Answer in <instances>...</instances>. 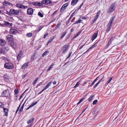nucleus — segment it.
Masks as SVG:
<instances>
[{
	"mask_svg": "<svg viewBox=\"0 0 127 127\" xmlns=\"http://www.w3.org/2000/svg\"><path fill=\"white\" fill-rule=\"evenodd\" d=\"M53 65V64L50 67H49L48 69H47V71H49L51 70V69L52 68V66Z\"/></svg>",
	"mask_w": 127,
	"mask_h": 127,
	"instance_id": "a18cd8bd",
	"label": "nucleus"
},
{
	"mask_svg": "<svg viewBox=\"0 0 127 127\" xmlns=\"http://www.w3.org/2000/svg\"><path fill=\"white\" fill-rule=\"evenodd\" d=\"M37 103V101H36L34 103H32L27 109L26 110H28L32 107L33 106H34L36 105Z\"/></svg>",
	"mask_w": 127,
	"mask_h": 127,
	"instance_id": "6ab92c4d",
	"label": "nucleus"
},
{
	"mask_svg": "<svg viewBox=\"0 0 127 127\" xmlns=\"http://www.w3.org/2000/svg\"><path fill=\"white\" fill-rule=\"evenodd\" d=\"M4 67L6 68L9 69H12L14 67L13 64L8 61L4 64Z\"/></svg>",
	"mask_w": 127,
	"mask_h": 127,
	"instance_id": "f257e3e1",
	"label": "nucleus"
},
{
	"mask_svg": "<svg viewBox=\"0 0 127 127\" xmlns=\"http://www.w3.org/2000/svg\"><path fill=\"white\" fill-rule=\"evenodd\" d=\"M81 32V31H79L78 32L76 35L77 36H78L80 34Z\"/></svg>",
	"mask_w": 127,
	"mask_h": 127,
	"instance_id": "09e8293b",
	"label": "nucleus"
},
{
	"mask_svg": "<svg viewBox=\"0 0 127 127\" xmlns=\"http://www.w3.org/2000/svg\"><path fill=\"white\" fill-rule=\"evenodd\" d=\"M94 96V95H92L88 99V101H89L90 102L94 98L93 97Z\"/></svg>",
	"mask_w": 127,
	"mask_h": 127,
	"instance_id": "a878e982",
	"label": "nucleus"
},
{
	"mask_svg": "<svg viewBox=\"0 0 127 127\" xmlns=\"http://www.w3.org/2000/svg\"><path fill=\"white\" fill-rule=\"evenodd\" d=\"M98 30L92 36L91 38L92 41H93L97 37L98 34Z\"/></svg>",
	"mask_w": 127,
	"mask_h": 127,
	"instance_id": "9d476101",
	"label": "nucleus"
},
{
	"mask_svg": "<svg viewBox=\"0 0 127 127\" xmlns=\"http://www.w3.org/2000/svg\"><path fill=\"white\" fill-rule=\"evenodd\" d=\"M99 82H98L94 86V88H95L98 85V84L99 83Z\"/></svg>",
	"mask_w": 127,
	"mask_h": 127,
	"instance_id": "3c124183",
	"label": "nucleus"
},
{
	"mask_svg": "<svg viewBox=\"0 0 127 127\" xmlns=\"http://www.w3.org/2000/svg\"><path fill=\"white\" fill-rule=\"evenodd\" d=\"M10 45L14 49L17 48V46L16 43H13V44H12Z\"/></svg>",
	"mask_w": 127,
	"mask_h": 127,
	"instance_id": "b1692460",
	"label": "nucleus"
},
{
	"mask_svg": "<svg viewBox=\"0 0 127 127\" xmlns=\"http://www.w3.org/2000/svg\"><path fill=\"white\" fill-rule=\"evenodd\" d=\"M91 50V49H90V48H89L87 50V51L85 52L83 54H85V53H86L87 52H88L90 50Z\"/></svg>",
	"mask_w": 127,
	"mask_h": 127,
	"instance_id": "e2e57ef3",
	"label": "nucleus"
},
{
	"mask_svg": "<svg viewBox=\"0 0 127 127\" xmlns=\"http://www.w3.org/2000/svg\"><path fill=\"white\" fill-rule=\"evenodd\" d=\"M10 13H11V14L14 15H17L19 13V11L15 10L13 9H11L10 10Z\"/></svg>",
	"mask_w": 127,
	"mask_h": 127,
	"instance_id": "423d86ee",
	"label": "nucleus"
},
{
	"mask_svg": "<svg viewBox=\"0 0 127 127\" xmlns=\"http://www.w3.org/2000/svg\"><path fill=\"white\" fill-rule=\"evenodd\" d=\"M49 52L48 51H46L45 52L42 54V56L43 57H44L45 56L47 55V54Z\"/></svg>",
	"mask_w": 127,
	"mask_h": 127,
	"instance_id": "c9c22d12",
	"label": "nucleus"
},
{
	"mask_svg": "<svg viewBox=\"0 0 127 127\" xmlns=\"http://www.w3.org/2000/svg\"><path fill=\"white\" fill-rule=\"evenodd\" d=\"M4 48H1L0 49V52L1 54H6V51L4 50Z\"/></svg>",
	"mask_w": 127,
	"mask_h": 127,
	"instance_id": "aec40b11",
	"label": "nucleus"
},
{
	"mask_svg": "<svg viewBox=\"0 0 127 127\" xmlns=\"http://www.w3.org/2000/svg\"><path fill=\"white\" fill-rule=\"evenodd\" d=\"M25 102H24L23 104L22 105V106L21 107V108H20L19 110V112H21L22 111L24 107V104L25 103Z\"/></svg>",
	"mask_w": 127,
	"mask_h": 127,
	"instance_id": "cd10ccee",
	"label": "nucleus"
},
{
	"mask_svg": "<svg viewBox=\"0 0 127 127\" xmlns=\"http://www.w3.org/2000/svg\"><path fill=\"white\" fill-rule=\"evenodd\" d=\"M52 83V82L51 81L50 82H49L48 84H47L46 86L44 87V90H45L47 88H48L49 86L51 85Z\"/></svg>",
	"mask_w": 127,
	"mask_h": 127,
	"instance_id": "4be33fe9",
	"label": "nucleus"
},
{
	"mask_svg": "<svg viewBox=\"0 0 127 127\" xmlns=\"http://www.w3.org/2000/svg\"><path fill=\"white\" fill-rule=\"evenodd\" d=\"M55 36H53V37L51 38H50V39L49 40V42H51V41H52L53 39H54V38L55 37Z\"/></svg>",
	"mask_w": 127,
	"mask_h": 127,
	"instance_id": "37998d69",
	"label": "nucleus"
},
{
	"mask_svg": "<svg viewBox=\"0 0 127 127\" xmlns=\"http://www.w3.org/2000/svg\"><path fill=\"white\" fill-rule=\"evenodd\" d=\"M1 58L3 59L5 61L7 59L6 58H5L4 57H2Z\"/></svg>",
	"mask_w": 127,
	"mask_h": 127,
	"instance_id": "0e129e2a",
	"label": "nucleus"
},
{
	"mask_svg": "<svg viewBox=\"0 0 127 127\" xmlns=\"http://www.w3.org/2000/svg\"><path fill=\"white\" fill-rule=\"evenodd\" d=\"M32 124H30L29 126H27V127H31L32 126Z\"/></svg>",
	"mask_w": 127,
	"mask_h": 127,
	"instance_id": "774afa93",
	"label": "nucleus"
},
{
	"mask_svg": "<svg viewBox=\"0 0 127 127\" xmlns=\"http://www.w3.org/2000/svg\"><path fill=\"white\" fill-rule=\"evenodd\" d=\"M71 54V52H69V55H68V57L67 58V59H68L70 57Z\"/></svg>",
	"mask_w": 127,
	"mask_h": 127,
	"instance_id": "bf43d9fd",
	"label": "nucleus"
},
{
	"mask_svg": "<svg viewBox=\"0 0 127 127\" xmlns=\"http://www.w3.org/2000/svg\"><path fill=\"white\" fill-rule=\"evenodd\" d=\"M28 37H30L32 35V34L31 33H28L26 35Z\"/></svg>",
	"mask_w": 127,
	"mask_h": 127,
	"instance_id": "f704fd0d",
	"label": "nucleus"
},
{
	"mask_svg": "<svg viewBox=\"0 0 127 127\" xmlns=\"http://www.w3.org/2000/svg\"><path fill=\"white\" fill-rule=\"evenodd\" d=\"M99 16V15H96L95 17V18L93 20V23H94L95 21H96V19H97L98 17Z\"/></svg>",
	"mask_w": 127,
	"mask_h": 127,
	"instance_id": "473e14b6",
	"label": "nucleus"
},
{
	"mask_svg": "<svg viewBox=\"0 0 127 127\" xmlns=\"http://www.w3.org/2000/svg\"><path fill=\"white\" fill-rule=\"evenodd\" d=\"M34 120V118H32L31 120H30L27 122V123L28 124H30L31 123V122H33Z\"/></svg>",
	"mask_w": 127,
	"mask_h": 127,
	"instance_id": "4c0bfd02",
	"label": "nucleus"
},
{
	"mask_svg": "<svg viewBox=\"0 0 127 127\" xmlns=\"http://www.w3.org/2000/svg\"><path fill=\"white\" fill-rule=\"evenodd\" d=\"M38 15L41 17H42L43 16V14L40 12H38Z\"/></svg>",
	"mask_w": 127,
	"mask_h": 127,
	"instance_id": "a19ab883",
	"label": "nucleus"
},
{
	"mask_svg": "<svg viewBox=\"0 0 127 127\" xmlns=\"http://www.w3.org/2000/svg\"><path fill=\"white\" fill-rule=\"evenodd\" d=\"M83 3H82L81 4V5L79 6L78 8V10L79 9H80L81 8L82 6L83 5Z\"/></svg>",
	"mask_w": 127,
	"mask_h": 127,
	"instance_id": "6e6d98bb",
	"label": "nucleus"
},
{
	"mask_svg": "<svg viewBox=\"0 0 127 127\" xmlns=\"http://www.w3.org/2000/svg\"><path fill=\"white\" fill-rule=\"evenodd\" d=\"M57 11V10H56L51 15V16H53V15L55 14L56 12Z\"/></svg>",
	"mask_w": 127,
	"mask_h": 127,
	"instance_id": "4d7b16f0",
	"label": "nucleus"
},
{
	"mask_svg": "<svg viewBox=\"0 0 127 127\" xmlns=\"http://www.w3.org/2000/svg\"><path fill=\"white\" fill-rule=\"evenodd\" d=\"M6 43V41L4 40H3L0 38V45L2 46H4Z\"/></svg>",
	"mask_w": 127,
	"mask_h": 127,
	"instance_id": "f8f14e48",
	"label": "nucleus"
},
{
	"mask_svg": "<svg viewBox=\"0 0 127 127\" xmlns=\"http://www.w3.org/2000/svg\"><path fill=\"white\" fill-rule=\"evenodd\" d=\"M71 19H70V18L69 19H68L67 20V21L66 23V25H67L68 24V23L69 21H70V20Z\"/></svg>",
	"mask_w": 127,
	"mask_h": 127,
	"instance_id": "680f3d73",
	"label": "nucleus"
},
{
	"mask_svg": "<svg viewBox=\"0 0 127 127\" xmlns=\"http://www.w3.org/2000/svg\"><path fill=\"white\" fill-rule=\"evenodd\" d=\"M67 33V32L66 31H65L64 32L62 33L61 34V35L60 36V39H62L65 36V35Z\"/></svg>",
	"mask_w": 127,
	"mask_h": 127,
	"instance_id": "f3484780",
	"label": "nucleus"
},
{
	"mask_svg": "<svg viewBox=\"0 0 127 127\" xmlns=\"http://www.w3.org/2000/svg\"><path fill=\"white\" fill-rule=\"evenodd\" d=\"M29 63V62H28L27 63H26L24 64L23 65L22 67V69H24L26 68H27V67L28 66V64Z\"/></svg>",
	"mask_w": 127,
	"mask_h": 127,
	"instance_id": "dca6fc26",
	"label": "nucleus"
},
{
	"mask_svg": "<svg viewBox=\"0 0 127 127\" xmlns=\"http://www.w3.org/2000/svg\"><path fill=\"white\" fill-rule=\"evenodd\" d=\"M3 4L4 6H7L6 1H5L3 2Z\"/></svg>",
	"mask_w": 127,
	"mask_h": 127,
	"instance_id": "de8ad7c7",
	"label": "nucleus"
},
{
	"mask_svg": "<svg viewBox=\"0 0 127 127\" xmlns=\"http://www.w3.org/2000/svg\"><path fill=\"white\" fill-rule=\"evenodd\" d=\"M114 17L113 16L110 19L107 25V27L106 30L107 32H108L110 31L111 28V26L113 23Z\"/></svg>",
	"mask_w": 127,
	"mask_h": 127,
	"instance_id": "7ed1b4c3",
	"label": "nucleus"
},
{
	"mask_svg": "<svg viewBox=\"0 0 127 127\" xmlns=\"http://www.w3.org/2000/svg\"><path fill=\"white\" fill-rule=\"evenodd\" d=\"M32 4L34 5L38 6H43L42 4L41 3L39 2H32Z\"/></svg>",
	"mask_w": 127,
	"mask_h": 127,
	"instance_id": "4468645a",
	"label": "nucleus"
},
{
	"mask_svg": "<svg viewBox=\"0 0 127 127\" xmlns=\"http://www.w3.org/2000/svg\"><path fill=\"white\" fill-rule=\"evenodd\" d=\"M3 106L2 102H0V107H2Z\"/></svg>",
	"mask_w": 127,
	"mask_h": 127,
	"instance_id": "864d4df0",
	"label": "nucleus"
},
{
	"mask_svg": "<svg viewBox=\"0 0 127 127\" xmlns=\"http://www.w3.org/2000/svg\"><path fill=\"white\" fill-rule=\"evenodd\" d=\"M113 39V38L112 37L109 39L107 45V47H108L109 45L111 44V41Z\"/></svg>",
	"mask_w": 127,
	"mask_h": 127,
	"instance_id": "393cba45",
	"label": "nucleus"
},
{
	"mask_svg": "<svg viewBox=\"0 0 127 127\" xmlns=\"http://www.w3.org/2000/svg\"><path fill=\"white\" fill-rule=\"evenodd\" d=\"M75 12V11H74V12L71 15L70 17V19H71L72 18V17L73 16V14H74V13Z\"/></svg>",
	"mask_w": 127,
	"mask_h": 127,
	"instance_id": "603ef678",
	"label": "nucleus"
},
{
	"mask_svg": "<svg viewBox=\"0 0 127 127\" xmlns=\"http://www.w3.org/2000/svg\"><path fill=\"white\" fill-rule=\"evenodd\" d=\"M22 5V4L20 3H18L16 4V7H19L20 8H21V7Z\"/></svg>",
	"mask_w": 127,
	"mask_h": 127,
	"instance_id": "58836bf2",
	"label": "nucleus"
},
{
	"mask_svg": "<svg viewBox=\"0 0 127 127\" xmlns=\"http://www.w3.org/2000/svg\"><path fill=\"white\" fill-rule=\"evenodd\" d=\"M6 13L9 15H11V13H10V11L9 12L8 11H7L6 12Z\"/></svg>",
	"mask_w": 127,
	"mask_h": 127,
	"instance_id": "8fccbe9b",
	"label": "nucleus"
},
{
	"mask_svg": "<svg viewBox=\"0 0 127 127\" xmlns=\"http://www.w3.org/2000/svg\"><path fill=\"white\" fill-rule=\"evenodd\" d=\"M45 90H44V89H43L41 91H40V92H39L38 93V95H39L40 94L43 92Z\"/></svg>",
	"mask_w": 127,
	"mask_h": 127,
	"instance_id": "5fc2aeb1",
	"label": "nucleus"
},
{
	"mask_svg": "<svg viewBox=\"0 0 127 127\" xmlns=\"http://www.w3.org/2000/svg\"><path fill=\"white\" fill-rule=\"evenodd\" d=\"M3 48H4V50H5L6 51H7L9 49V48L7 45L5 46L4 47H3Z\"/></svg>",
	"mask_w": 127,
	"mask_h": 127,
	"instance_id": "bb28decb",
	"label": "nucleus"
},
{
	"mask_svg": "<svg viewBox=\"0 0 127 127\" xmlns=\"http://www.w3.org/2000/svg\"><path fill=\"white\" fill-rule=\"evenodd\" d=\"M22 51L21 50L20 52L18 53V56L17 57V60L18 61L20 60L21 56L23 55Z\"/></svg>",
	"mask_w": 127,
	"mask_h": 127,
	"instance_id": "9b49d317",
	"label": "nucleus"
},
{
	"mask_svg": "<svg viewBox=\"0 0 127 127\" xmlns=\"http://www.w3.org/2000/svg\"><path fill=\"white\" fill-rule=\"evenodd\" d=\"M95 83V82H94V81H93L91 84V85H90V87H92V86Z\"/></svg>",
	"mask_w": 127,
	"mask_h": 127,
	"instance_id": "69168bd1",
	"label": "nucleus"
},
{
	"mask_svg": "<svg viewBox=\"0 0 127 127\" xmlns=\"http://www.w3.org/2000/svg\"><path fill=\"white\" fill-rule=\"evenodd\" d=\"M6 39L9 44H11L13 43L12 40L13 36L11 35H8L6 36Z\"/></svg>",
	"mask_w": 127,
	"mask_h": 127,
	"instance_id": "20e7f679",
	"label": "nucleus"
},
{
	"mask_svg": "<svg viewBox=\"0 0 127 127\" xmlns=\"http://www.w3.org/2000/svg\"><path fill=\"white\" fill-rule=\"evenodd\" d=\"M4 25L8 27H11L12 26V23H10L8 22H5L4 23Z\"/></svg>",
	"mask_w": 127,
	"mask_h": 127,
	"instance_id": "2eb2a0df",
	"label": "nucleus"
},
{
	"mask_svg": "<svg viewBox=\"0 0 127 127\" xmlns=\"http://www.w3.org/2000/svg\"><path fill=\"white\" fill-rule=\"evenodd\" d=\"M6 4H7V6L8 5H11L12 4L11 3L7 1H6Z\"/></svg>",
	"mask_w": 127,
	"mask_h": 127,
	"instance_id": "49530a36",
	"label": "nucleus"
},
{
	"mask_svg": "<svg viewBox=\"0 0 127 127\" xmlns=\"http://www.w3.org/2000/svg\"><path fill=\"white\" fill-rule=\"evenodd\" d=\"M9 32L11 34H15L18 33V32L15 29L11 28Z\"/></svg>",
	"mask_w": 127,
	"mask_h": 127,
	"instance_id": "1a4fd4ad",
	"label": "nucleus"
},
{
	"mask_svg": "<svg viewBox=\"0 0 127 127\" xmlns=\"http://www.w3.org/2000/svg\"><path fill=\"white\" fill-rule=\"evenodd\" d=\"M8 91L7 90L4 91L1 93L3 97H6V94Z\"/></svg>",
	"mask_w": 127,
	"mask_h": 127,
	"instance_id": "a211bd4d",
	"label": "nucleus"
},
{
	"mask_svg": "<svg viewBox=\"0 0 127 127\" xmlns=\"http://www.w3.org/2000/svg\"><path fill=\"white\" fill-rule=\"evenodd\" d=\"M15 94H17L18 93L19 91L17 89H15L14 91Z\"/></svg>",
	"mask_w": 127,
	"mask_h": 127,
	"instance_id": "79ce46f5",
	"label": "nucleus"
},
{
	"mask_svg": "<svg viewBox=\"0 0 127 127\" xmlns=\"http://www.w3.org/2000/svg\"><path fill=\"white\" fill-rule=\"evenodd\" d=\"M33 9L32 8H29L27 9V14L28 15H32L33 14Z\"/></svg>",
	"mask_w": 127,
	"mask_h": 127,
	"instance_id": "6e6552de",
	"label": "nucleus"
},
{
	"mask_svg": "<svg viewBox=\"0 0 127 127\" xmlns=\"http://www.w3.org/2000/svg\"><path fill=\"white\" fill-rule=\"evenodd\" d=\"M38 77H36L35 80L32 83V84L33 85H34L36 84V82L38 80Z\"/></svg>",
	"mask_w": 127,
	"mask_h": 127,
	"instance_id": "2f4dec72",
	"label": "nucleus"
},
{
	"mask_svg": "<svg viewBox=\"0 0 127 127\" xmlns=\"http://www.w3.org/2000/svg\"><path fill=\"white\" fill-rule=\"evenodd\" d=\"M68 5V3H67L64 4L61 7L60 9V11H63L64 9H65L66 8V7Z\"/></svg>",
	"mask_w": 127,
	"mask_h": 127,
	"instance_id": "ddd939ff",
	"label": "nucleus"
},
{
	"mask_svg": "<svg viewBox=\"0 0 127 127\" xmlns=\"http://www.w3.org/2000/svg\"><path fill=\"white\" fill-rule=\"evenodd\" d=\"M84 99V97L82 98H81L79 102L77 103V105H78L79 104H80L81 102H82L83 100Z\"/></svg>",
	"mask_w": 127,
	"mask_h": 127,
	"instance_id": "72a5a7b5",
	"label": "nucleus"
},
{
	"mask_svg": "<svg viewBox=\"0 0 127 127\" xmlns=\"http://www.w3.org/2000/svg\"><path fill=\"white\" fill-rule=\"evenodd\" d=\"M4 78L5 79H8L9 77L7 74H5L3 76Z\"/></svg>",
	"mask_w": 127,
	"mask_h": 127,
	"instance_id": "7c9ffc66",
	"label": "nucleus"
},
{
	"mask_svg": "<svg viewBox=\"0 0 127 127\" xmlns=\"http://www.w3.org/2000/svg\"><path fill=\"white\" fill-rule=\"evenodd\" d=\"M79 83L78 82H77L75 85L74 86V87H73V88H75L76 87H77L79 85Z\"/></svg>",
	"mask_w": 127,
	"mask_h": 127,
	"instance_id": "ea45409f",
	"label": "nucleus"
},
{
	"mask_svg": "<svg viewBox=\"0 0 127 127\" xmlns=\"http://www.w3.org/2000/svg\"><path fill=\"white\" fill-rule=\"evenodd\" d=\"M98 101V100L97 99H96L94 100L93 102V105L95 104Z\"/></svg>",
	"mask_w": 127,
	"mask_h": 127,
	"instance_id": "c03bdc74",
	"label": "nucleus"
},
{
	"mask_svg": "<svg viewBox=\"0 0 127 127\" xmlns=\"http://www.w3.org/2000/svg\"><path fill=\"white\" fill-rule=\"evenodd\" d=\"M69 44H67L64 45L62 47L63 51L62 53H64L68 50L69 47Z\"/></svg>",
	"mask_w": 127,
	"mask_h": 127,
	"instance_id": "39448f33",
	"label": "nucleus"
},
{
	"mask_svg": "<svg viewBox=\"0 0 127 127\" xmlns=\"http://www.w3.org/2000/svg\"><path fill=\"white\" fill-rule=\"evenodd\" d=\"M41 3L43 5V4H52V1L49 0H42L41 1Z\"/></svg>",
	"mask_w": 127,
	"mask_h": 127,
	"instance_id": "0eeeda50",
	"label": "nucleus"
},
{
	"mask_svg": "<svg viewBox=\"0 0 127 127\" xmlns=\"http://www.w3.org/2000/svg\"><path fill=\"white\" fill-rule=\"evenodd\" d=\"M28 8V7L27 6H25L23 5H22L21 7V8L22 9H27Z\"/></svg>",
	"mask_w": 127,
	"mask_h": 127,
	"instance_id": "e433bc0d",
	"label": "nucleus"
},
{
	"mask_svg": "<svg viewBox=\"0 0 127 127\" xmlns=\"http://www.w3.org/2000/svg\"><path fill=\"white\" fill-rule=\"evenodd\" d=\"M43 28V27L42 26H40L37 29L36 32H38L40 31Z\"/></svg>",
	"mask_w": 127,
	"mask_h": 127,
	"instance_id": "c85d7f7f",
	"label": "nucleus"
},
{
	"mask_svg": "<svg viewBox=\"0 0 127 127\" xmlns=\"http://www.w3.org/2000/svg\"><path fill=\"white\" fill-rule=\"evenodd\" d=\"M48 35V34L47 33H46L44 35V38H46V37Z\"/></svg>",
	"mask_w": 127,
	"mask_h": 127,
	"instance_id": "13d9d810",
	"label": "nucleus"
},
{
	"mask_svg": "<svg viewBox=\"0 0 127 127\" xmlns=\"http://www.w3.org/2000/svg\"><path fill=\"white\" fill-rule=\"evenodd\" d=\"M116 2H114L110 5L109 9L107 11L108 13H111L115 10L116 6Z\"/></svg>",
	"mask_w": 127,
	"mask_h": 127,
	"instance_id": "f03ea898",
	"label": "nucleus"
},
{
	"mask_svg": "<svg viewBox=\"0 0 127 127\" xmlns=\"http://www.w3.org/2000/svg\"><path fill=\"white\" fill-rule=\"evenodd\" d=\"M3 110L4 111V112L5 113V115L6 116H7L8 113V109L7 108H3Z\"/></svg>",
	"mask_w": 127,
	"mask_h": 127,
	"instance_id": "5701e85b",
	"label": "nucleus"
},
{
	"mask_svg": "<svg viewBox=\"0 0 127 127\" xmlns=\"http://www.w3.org/2000/svg\"><path fill=\"white\" fill-rule=\"evenodd\" d=\"M61 22H59L58 23V24H57V25L58 27H59L61 25Z\"/></svg>",
	"mask_w": 127,
	"mask_h": 127,
	"instance_id": "052dcab7",
	"label": "nucleus"
},
{
	"mask_svg": "<svg viewBox=\"0 0 127 127\" xmlns=\"http://www.w3.org/2000/svg\"><path fill=\"white\" fill-rule=\"evenodd\" d=\"M77 36H78L77 35H76L73 36V39H74L75 38H76V37H77Z\"/></svg>",
	"mask_w": 127,
	"mask_h": 127,
	"instance_id": "338daca9",
	"label": "nucleus"
},
{
	"mask_svg": "<svg viewBox=\"0 0 127 127\" xmlns=\"http://www.w3.org/2000/svg\"><path fill=\"white\" fill-rule=\"evenodd\" d=\"M112 77L110 78L109 79V80H108L107 82L106 83L105 85L106 86H107L108 84L110 82L111 80H112Z\"/></svg>",
	"mask_w": 127,
	"mask_h": 127,
	"instance_id": "c756f323",
	"label": "nucleus"
},
{
	"mask_svg": "<svg viewBox=\"0 0 127 127\" xmlns=\"http://www.w3.org/2000/svg\"><path fill=\"white\" fill-rule=\"evenodd\" d=\"M78 1V0H72L71 1V5L73 6L74 5L76 4Z\"/></svg>",
	"mask_w": 127,
	"mask_h": 127,
	"instance_id": "412c9836",
	"label": "nucleus"
}]
</instances>
